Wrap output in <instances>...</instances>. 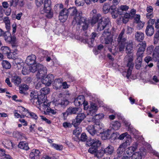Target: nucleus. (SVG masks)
Here are the masks:
<instances>
[{
  "label": "nucleus",
  "instance_id": "7ed1b4c3",
  "mask_svg": "<svg viewBox=\"0 0 159 159\" xmlns=\"http://www.w3.org/2000/svg\"><path fill=\"white\" fill-rule=\"evenodd\" d=\"M81 12L80 15H77L75 19H74L72 22L73 25H81L82 26V30L84 31L85 33L84 35L86 36H88L87 32L89 27V24L87 22L86 18L82 16V13L81 11H79Z\"/></svg>",
  "mask_w": 159,
  "mask_h": 159
},
{
  "label": "nucleus",
  "instance_id": "1a4fd4ad",
  "mask_svg": "<svg viewBox=\"0 0 159 159\" xmlns=\"http://www.w3.org/2000/svg\"><path fill=\"white\" fill-rule=\"evenodd\" d=\"M138 145L135 143L132 146L130 147L125 150L123 158H130L133 155V153L137 148Z\"/></svg>",
  "mask_w": 159,
  "mask_h": 159
},
{
  "label": "nucleus",
  "instance_id": "680f3d73",
  "mask_svg": "<svg viewBox=\"0 0 159 159\" xmlns=\"http://www.w3.org/2000/svg\"><path fill=\"white\" fill-rule=\"evenodd\" d=\"M45 0H35V3L38 7H40L43 3Z\"/></svg>",
  "mask_w": 159,
  "mask_h": 159
},
{
  "label": "nucleus",
  "instance_id": "5701e85b",
  "mask_svg": "<svg viewBox=\"0 0 159 159\" xmlns=\"http://www.w3.org/2000/svg\"><path fill=\"white\" fill-rule=\"evenodd\" d=\"M21 80L18 76L14 75L11 76V81L15 85L18 86L21 83Z\"/></svg>",
  "mask_w": 159,
  "mask_h": 159
},
{
  "label": "nucleus",
  "instance_id": "aec40b11",
  "mask_svg": "<svg viewBox=\"0 0 159 159\" xmlns=\"http://www.w3.org/2000/svg\"><path fill=\"white\" fill-rule=\"evenodd\" d=\"M144 38V34L143 33L140 31L137 32L135 34V40L138 42L142 43V41L143 40Z\"/></svg>",
  "mask_w": 159,
  "mask_h": 159
},
{
  "label": "nucleus",
  "instance_id": "4c0bfd02",
  "mask_svg": "<svg viewBox=\"0 0 159 159\" xmlns=\"http://www.w3.org/2000/svg\"><path fill=\"white\" fill-rule=\"evenodd\" d=\"M50 90L49 88L45 87L41 89L40 90V93L41 94L46 96V95L49 93Z\"/></svg>",
  "mask_w": 159,
  "mask_h": 159
},
{
  "label": "nucleus",
  "instance_id": "f03ea898",
  "mask_svg": "<svg viewBox=\"0 0 159 159\" xmlns=\"http://www.w3.org/2000/svg\"><path fill=\"white\" fill-rule=\"evenodd\" d=\"M80 13L81 12L78 11L76 7H74L70 8L67 10L64 8L60 12L59 18L60 20H62V21H64L67 19L68 15L69 14L74 20Z\"/></svg>",
  "mask_w": 159,
  "mask_h": 159
},
{
  "label": "nucleus",
  "instance_id": "c85d7f7f",
  "mask_svg": "<svg viewBox=\"0 0 159 159\" xmlns=\"http://www.w3.org/2000/svg\"><path fill=\"white\" fill-rule=\"evenodd\" d=\"M111 128L115 130H117L121 126L120 124L117 121H112L111 123Z\"/></svg>",
  "mask_w": 159,
  "mask_h": 159
},
{
  "label": "nucleus",
  "instance_id": "864d4df0",
  "mask_svg": "<svg viewBox=\"0 0 159 159\" xmlns=\"http://www.w3.org/2000/svg\"><path fill=\"white\" fill-rule=\"evenodd\" d=\"M77 98L78 99V101H79L81 105H82L84 102V100H85L84 96L81 95L78 96Z\"/></svg>",
  "mask_w": 159,
  "mask_h": 159
},
{
  "label": "nucleus",
  "instance_id": "b1692460",
  "mask_svg": "<svg viewBox=\"0 0 159 159\" xmlns=\"http://www.w3.org/2000/svg\"><path fill=\"white\" fill-rule=\"evenodd\" d=\"M46 97V96L41 93L39 96H38L36 102L37 105L41 104L43 102H45V101L47 100Z\"/></svg>",
  "mask_w": 159,
  "mask_h": 159
},
{
  "label": "nucleus",
  "instance_id": "e2e57ef3",
  "mask_svg": "<svg viewBox=\"0 0 159 159\" xmlns=\"http://www.w3.org/2000/svg\"><path fill=\"white\" fill-rule=\"evenodd\" d=\"M35 94H34V93H33L32 92L31 93L30 97L31 98L30 100L31 102H32V101L33 100H37L38 96L35 94Z\"/></svg>",
  "mask_w": 159,
  "mask_h": 159
},
{
  "label": "nucleus",
  "instance_id": "393cba45",
  "mask_svg": "<svg viewBox=\"0 0 159 159\" xmlns=\"http://www.w3.org/2000/svg\"><path fill=\"white\" fill-rule=\"evenodd\" d=\"M69 102L66 99H64L63 100H59L58 102H56V104L57 105H60L61 107H66L69 104Z\"/></svg>",
  "mask_w": 159,
  "mask_h": 159
},
{
  "label": "nucleus",
  "instance_id": "052dcab7",
  "mask_svg": "<svg viewBox=\"0 0 159 159\" xmlns=\"http://www.w3.org/2000/svg\"><path fill=\"white\" fill-rule=\"evenodd\" d=\"M9 2L10 6H13L14 7L17 6L18 3V0H11V1Z\"/></svg>",
  "mask_w": 159,
  "mask_h": 159
},
{
  "label": "nucleus",
  "instance_id": "bf43d9fd",
  "mask_svg": "<svg viewBox=\"0 0 159 159\" xmlns=\"http://www.w3.org/2000/svg\"><path fill=\"white\" fill-rule=\"evenodd\" d=\"M154 46L152 45L148 47L147 48V52L149 54H151L154 51Z\"/></svg>",
  "mask_w": 159,
  "mask_h": 159
},
{
  "label": "nucleus",
  "instance_id": "6e6d98bb",
  "mask_svg": "<svg viewBox=\"0 0 159 159\" xmlns=\"http://www.w3.org/2000/svg\"><path fill=\"white\" fill-rule=\"evenodd\" d=\"M129 136V135L128 134L127 132H125L123 133L120 135L118 137V139L120 140L123 139L125 137H126L128 138Z\"/></svg>",
  "mask_w": 159,
  "mask_h": 159
},
{
  "label": "nucleus",
  "instance_id": "a18cd8bd",
  "mask_svg": "<svg viewBox=\"0 0 159 159\" xmlns=\"http://www.w3.org/2000/svg\"><path fill=\"white\" fill-rule=\"evenodd\" d=\"M13 136L16 138L20 139L22 137V134L18 131H14L13 133Z\"/></svg>",
  "mask_w": 159,
  "mask_h": 159
},
{
  "label": "nucleus",
  "instance_id": "a211bd4d",
  "mask_svg": "<svg viewBox=\"0 0 159 159\" xmlns=\"http://www.w3.org/2000/svg\"><path fill=\"white\" fill-rule=\"evenodd\" d=\"M133 42L132 40H129L127 43L125 48V51L126 53L131 54L133 52Z\"/></svg>",
  "mask_w": 159,
  "mask_h": 159
},
{
  "label": "nucleus",
  "instance_id": "5fc2aeb1",
  "mask_svg": "<svg viewBox=\"0 0 159 159\" xmlns=\"http://www.w3.org/2000/svg\"><path fill=\"white\" fill-rule=\"evenodd\" d=\"M87 139V136L85 133H82L80 137V140L82 142L86 141Z\"/></svg>",
  "mask_w": 159,
  "mask_h": 159
},
{
  "label": "nucleus",
  "instance_id": "c9c22d12",
  "mask_svg": "<svg viewBox=\"0 0 159 159\" xmlns=\"http://www.w3.org/2000/svg\"><path fill=\"white\" fill-rule=\"evenodd\" d=\"M125 149L121 147L120 146L116 150V152L117 157H120L124 155V152H125Z\"/></svg>",
  "mask_w": 159,
  "mask_h": 159
},
{
  "label": "nucleus",
  "instance_id": "49530a36",
  "mask_svg": "<svg viewBox=\"0 0 159 159\" xmlns=\"http://www.w3.org/2000/svg\"><path fill=\"white\" fill-rule=\"evenodd\" d=\"M82 131L81 129L80 128L78 127L75 129L73 131V134L75 135L76 137L78 136L80 134Z\"/></svg>",
  "mask_w": 159,
  "mask_h": 159
},
{
  "label": "nucleus",
  "instance_id": "a878e982",
  "mask_svg": "<svg viewBox=\"0 0 159 159\" xmlns=\"http://www.w3.org/2000/svg\"><path fill=\"white\" fill-rule=\"evenodd\" d=\"M105 153L107 155H111L114 151V148L111 145H109L104 149Z\"/></svg>",
  "mask_w": 159,
  "mask_h": 159
},
{
  "label": "nucleus",
  "instance_id": "4be33fe9",
  "mask_svg": "<svg viewBox=\"0 0 159 159\" xmlns=\"http://www.w3.org/2000/svg\"><path fill=\"white\" fill-rule=\"evenodd\" d=\"M86 129L89 134L92 136L94 135H98L97 132L96 130L94 128V126L93 125H89L87 128Z\"/></svg>",
  "mask_w": 159,
  "mask_h": 159
},
{
  "label": "nucleus",
  "instance_id": "8fccbe9b",
  "mask_svg": "<svg viewBox=\"0 0 159 159\" xmlns=\"http://www.w3.org/2000/svg\"><path fill=\"white\" fill-rule=\"evenodd\" d=\"M30 72L29 67H27L26 66L24 67L22 70V74L25 75L28 74Z\"/></svg>",
  "mask_w": 159,
  "mask_h": 159
},
{
  "label": "nucleus",
  "instance_id": "bb28decb",
  "mask_svg": "<svg viewBox=\"0 0 159 159\" xmlns=\"http://www.w3.org/2000/svg\"><path fill=\"white\" fill-rule=\"evenodd\" d=\"M19 148L26 151L29 149L30 148L28 146L27 143L25 142H20L18 145Z\"/></svg>",
  "mask_w": 159,
  "mask_h": 159
},
{
  "label": "nucleus",
  "instance_id": "39448f33",
  "mask_svg": "<svg viewBox=\"0 0 159 159\" xmlns=\"http://www.w3.org/2000/svg\"><path fill=\"white\" fill-rule=\"evenodd\" d=\"M125 33V30L122 29L118 35L117 39V42L120 52H122L124 50L125 45L128 42L127 37Z\"/></svg>",
  "mask_w": 159,
  "mask_h": 159
},
{
  "label": "nucleus",
  "instance_id": "cd10ccee",
  "mask_svg": "<svg viewBox=\"0 0 159 159\" xmlns=\"http://www.w3.org/2000/svg\"><path fill=\"white\" fill-rule=\"evenodd\" d=\"M103 17H102L101 16L100 14H98L93 16L92 20L91 21V23L92 24H94L97 22H98L99 20H101Z\"/></svg>",
  "mask_w": 159,
  "mask_h": 159
},
{
  "label": "nucleus",
  "instance_id": "7c9ffc66",
  "mask_svg": "<svg viewBox=\"0 0 159 159\" xmlns=\"http://www.w3.org/2000/svg\"><path fill=\"white\" fill-rule=\"evenodd\" d=\"M129 7L126 5H122L120 6L119 8L117 9V12L120 15L123 14V12L124 11H126L129 9Z\"/></svg>",
  "mask_w": 159,
  "mask_h": 159
},
{
  "label": "nucleus",
  "instance_id": "2eb2a0df",
  "mask_svg": "<svg viewBox=\"0 0 159 159\" xmlns=\"http://www.w3.org/2000/svg\"><path fill=\"white\" fill-rule=\"evenodd\" d=\"M81 110V109L80 107H70L67 109L66 112L68 114L71 115L76 114L80 112Z\"/></svg>",
  "mask_w": 159,
  "mask_h": 159
},
{
  "label": "nucleus",
  "instance_id": "473e14b6",
  "mask_svg": "<svg viewBox=\"0 0 159 159\" xmlns=\"http://www.w3.org/2000/svg\"><path fill=\"white\" fill-rule=\"evenodd\" d=\"M1 64L2 67L5 69H9L11 67V65L9 61L7 60H3Z\"/></svg>",
  "mask_w": 159,
  "mask_h": 159
},
{
  "label": "nucleus",
  "instance_id": "423d86ee",
  "mask_svg": "<svg viewBox=\"0 0 159 159\" xmlns=\"http://www.w3.org/2000/svg\"><path fill=\"white\" fill-rule=\"evenodd\" d=\"M134 60L133 56V55H127L125 57L124 60L125 62L126 63L127 67H128L127 72H125L123 73V75L124 74L126 75V77L128 79L130 76L132 70L134 67V63L133 61Z\"/></svg>",
  "mask_w": 159,
  "mask_h": 159
},
{
  "label": "nucleus",
  "instance_id": "dca6fc26",
  "mask_svg": "<svg viewBox=\"0 0 159 159\" xmlns=\"http://www.w3.org/2000/svg\"><path fill=\"white\" fill-rule=\"evenodd\" d=\"M40 154V152L39 150L33 149L30 153L29 158L30 159H39Z\"/></svg>",
  "mask_w": 159,
  "mask_h": 159
},
{
  "label": "nucleus",
  "instance_id": "6ab92c4d",
  "mask_svg": "<svg viewBox=\"0 0 159 159\" xmlns=\"http://www.w3.org/2000/svg\"><path fill=\"white\" fill-rule=\"evenodd\" d=\"M36 60V56L32 54L27 57L25 61V62L28 65H30L35 63Z\"/></svg>",
  "mask_w": 159,
  "mask_h": 159
},
{
  "label": "nucleus",
  "instance_id": "3c124183",
  "mask_svg": "<svg viewBox=\"0 0 159 159\" xmlns=\"http://www.w3.org/2000/svg\"><path fill=\"white\" fill-rule=\"evenodd\" d=\"M111 12V15L112 17L114 18H116L118 16V15H120L117 12V11L115 10V8H113V10H112Z\"/></svg>",
  "mask_w": 159,
  "mask_h": 159
},
{
  "label": "nucleus",
  "instance_id": "9d476101",
  "mask_svg": "<svg viewBox=\"0 0 159 159\" xmlns=\"http://www.w3.org/2000/svg\"><path fill=\"white\" fill-rule=\"evenodd\" d=\"M3 36L7 42L11 44L12 46L15 47V44L16 42V38L14 36H12L9 31L5 32Z\"/></svg>",
  "mask_w": 159,
  "mask_h": 159
},
{
  "label": "nucleus",
  "instance_id": "79ce46f5",
  "mask_svg": "<svg viewBox=\"0 0 159 159\" xmlns=\"http://www.w3.org/2000/svg\"><path fill=\"white\" fill-rule=\"evenodd\" d=\"M132 159H142V156L139 152H136L133 154Z\"/></svg>",
  "mask_w": 159,
  "mask_h": 159
},
{
  "label": "nucleus",
  "instance_id": "603ef678",
  "mask_svg": "<svg viewBox=\"0 0 159 159\" xmlns=\"http://www.w3.org/2000/svg\"><path fill=\"white\" fill-rule=\"evenodd\" d=\"M52 146L56 150H61L62 149L63 147L61 145H58L56 143H52Z\"/></svg>",
  "mask_w": 159,
  "mask_h": 159
},
{
  "label": "nucleus",
  "instance_id": "f3484780",
  "mask_svg": "<svg viewBox=\"0 0 159 159\" xmlns=\"http://www.w3.org/2000/svg\"><path fill=\"white\" fill-rule=\"evenodd\" d=\"M154 32V29L153 26L147 25L145 30V33L146 35L151 37L153 35Z\"/></svg>",
  "mask_w": 159,
  "mask_h": 159
},
{
  "label": "nucleus",
  "instance_id": "4d7b16f0",
  "mask_svg": "<svg viewBox=\"0 0 159 159\" xmlns=\"http://www.w3.org/2000/svg\"><path fill=\"white\" fill-rule=\"evenodd\" d=\"M152 59L155 61H157L159 60V54L153 52L152 55Z\"/></svg>",
  "mask_w": 159,
  "mask_h": 159
},
{
  "label": "nucleus",
  "instance_id": "c756f323",
  "mask_svg": "<svg viewBox=\"0 0 159 159\" xmlns=\"http://www.w3.org/2000/svg\"><path fill=\"white\" fill-rule=\"evenodd\" d=\"M114 6H112L110 7L108 4L105 3L103 7V10L104 13H108L111 9V10H113Z\"/></svg>",
  "mask_w": 159,
  "mask_h": 159
},
{
  "label": "nucleus",
  "instance_id": "69168bd1",
  "mask_svg": "<svg viewBox=\"0 0 159 159\" xmlns=\"http://www.w3.org/2000/svg\"><path fill=\"white\" fill-rule=\"evenodd\" d=\"M28 113L32 118L35 119V120H37V119L38 116L34 112H30L29 111H28Z\"/></svg>",
  "mask_w": 159,
  "mask_h": 159
},
{
  "label": "nucleus",
  "instance_id": "72a5a7b5",
  "mask_svg": "<svg viewBox=\"0 0 159 159\" xmlns=\"http://www.w3.org/2000/svg\"><path fill=\"white\" fill-rule=\"evenodd\" d=\"M142 59H136L135 60V67L137 69H140L142 66Z\"/></svg>",
  "mask_w": 159,
  "mask_h": 159
},
{
  "label": "nucleus",
  "instance_id": "ea45409f",
  "mask_svg": "<svg viewBox=\"0 0 159 159\" xmlns=\"http://www.w3.org/2000/svg\"><path fill=\"white\" fill-rule=\"evenodd\" d=\"M62 83L61 80L59 79H55L54 83L56 88L57 89H58L61 86H62Z\"/></svg>",
  "mask_w": 159,
  "mask_h": 159
},
{
  "label": "nucleus",
  "instance_id": "58836bf2",
  "mask_svg": "<svg viewBox=\"0 0 159 159\" xmlns=\"http://www.w3.org/2000/svg\"><path fill=\"white\" fill-rule=\"evenodd\" d=\"M1 50L3 54L5 55L7 53H9L11 50L10 48L7 46H2L1 48Z\"/></svg>",
  "mask_w": 159,
  "mask_h": 159
},
{
  "label": "nucleus",
  "instance_id": "412c9836",
  "mask_svg": "<svg viewBox=\"0 0 159 159\" xmlns=\"http://www.w3.org/2000/svg\"><path fill=\"white\" fill-rule=\"evenodd\" d=\"M112 133L111 131L108 129L102 133H100V135L102 139L103 140H105L108 139H109Z\"/></svg>",
  "mask_w": 159,
  "mask_h": 159
},
{
  "label": "nucleus",
  "instance_id": "4468645a",
  "mask_svg": "<svg viewBox=\"0 0 159 159\" xmlns=\"http://www.w3.org/2000/svg\"><path fill=\"white\" fill-rule=\"evenodd\" d=\"M101 141L98 139H90L87 142V145L88 146H92L98 148L101 146Z\"/></svg>",
  "mask_w": 159,
  "mask_h": 159
},
{
  "label": "nucleus",
  "instance_id": "0eeeda50",
  "mask_svg": "<svg viewBox=\"0 0 159 159\" xmlns=\"http://www.w3.org/2000/svg\"><path fill=\"white\" fill-rule=\"evenodd\" d=\"M98 107L97 105L94 103H91L88 108L87 119H88V116H90L89 120H87L89 122H90L93 119V116L95 115L96 112L98 110Z\"/></svg>",
  "mask_w": 159,
  "mask_h": 159
},
{
  "label": "nucleus",
  "instance_id": "de8ad7c7",
  "mask_svg": "<svg viewBox=\"0 0 159 159\" xmlns=\"http://www.w3.org/2000/svg\"><path fill=\"white\" fill-rule=\"evenodd\" d=\"M130 142L129 140H127L125 142L123 143L122 144L120 145V146L124 149L128 146L130 145Z\"/></svg>",
  "mask_w": 159,
  "mask_h": 159
},
{
  "label": "nucleus",
  "instance_id": "2f4dec72",
  "mask_svg": "<svg viewBox=\"0 0 159 159\" xmlns=\"http://www.w3.org/2000/svg\"><path fill=\"white\" fill-rule=\"evenodd\" d=\"M14 62L15 63L14 66H16L18 69L21 68V64H22V61L21 59L20 58L15 59L14 60Z\"/></svg>",
  "mask_w": 159,
  "mask_h": 159
},
{
  "label": "nucleus",
  "instance_id": "6e6552de",
  "mask_svg": "<svg viewBox=\"0 0 159 159\" xmlns=\"http://www.w3.org/2000/svg\"><path fill=\"white\" fill-rule=\"evenodd\" d=\"M44 11L47 14L46 16L48 18H51L53 16V13L51 11V1L50 0H45L44 1Z\"/></svg>",
  "mask_w": 159,
  "mask_h": 159
},
{
  "label": "nucleus",
  "instance_id": "13d9d810",
  "mask_svg": "<svg viewBox=\"0 0 159 159\" xmlns=\"http://www.w3.org/2000/svg\"><path fill=\"white\" fill-rule=\"evenodd\" d=\"M95 39L90 38L88 40L87 43L89 44V47H93V43L94 42Z\"/></svg>",
  "mask_w": 159,
  "mask_h": 159
},
{
  "label": "nucleus",
  "instance_id": "f257e3e1",
  "mask_svg": "<svg viewBox=\"0 0 159 159\" xmlns=\"http://www.w3.org/2000/svg\"><path fill=\"white\" fill-rule=\"evenodd\" d=\"M109 19L108 18L103 17L101 20H99L98 24L97 30L101 31L103 30L104 28H106L101 37V41L102 43L106 44V47L108 46V49L109 51L115 55V53L112 52V50L111 48L113 39L111 35V27L109 24Z\"/></svg>",
  "mask_w": 159,
  "mask_h": 159
},
{
  "label": "nucleus",
  "instance_id": "ddd939ff",
  "mask_svg": "<svg viewBox=\"0 0 159 159\" xmlns=\"http://www.w3.org/2000/svg\"><path fill=\"white\" fill-rule=\"evenodd\" d=\"M44 76L42 78V83L43 84H45L46 86H49L50 85L52 82L53 81L54 77L52 74H48L45 79H43Z\"/></svg>",
  "mask_w": 159,
  "mask_h": 159
},
{
  "label": "nucleus",
  "instance_id": "f704fd0d",
  "mask_svg": "<svg viewBox=\"0 0 159 159\" xmlns=\"http://www.w3.org/2000/svg\"><path fill=\"white\" fill-rule=\"evenodd\" d=\"M50 105V103L48 101L46 100L45 101V102H43L41 104H39V107H41L43 109H44L46 108L47 109L49 107ZM39 107H38V108H39Z\"/></svg>",
  "mask_w": 159,
  "mask_h": 159
},
{
  "label": "nucleus",
  "instance_id": "c03bdc74",
  "mask_svg": "<svg viewBox=\"0 0 159 159\" xmlns=\"http://www.w3.org/2000/svg\"><path fill=\"white\" fill-rule=\"evenodd\" d=\"M44 114H49L50 113H51L52 114L54 115L55 114L56 112L53 109H51L50 107L48 108L47 109H46V111H44Z\"/></svg>",
  "mask_w": 159,
  "mask_h": 159
},
{
  "label": "nucleus",
  "instance_id": "9b49d317",
  "mask_svg": "<svg viewBox=\"0 0 159 159\" xmlns=\"http://www.w3.org/2000/svg\"><path fill=\"white\" fill-rule=\"evenodd\" d=\"M137 46L139 47L136 53V59H142L143 54L146 47V42L144 41L139 43Z\"/></svg>",
  "mask_w": 159,
  "mask_h": 159
},
{
  "label": "nucleus",
  "instance_id": "338daca9",
  "mask_svg": "<svg viewBox=\"0 0 159 159\" xmlns=\"http://www.w3.org/2000/svg\"><path fill=\"white\" fill-rule=\"evenodd\" d=\"M63 126L64 128H70L72 125L70 123L66 122L63 123Z\"/></svg>",
  "mask_w": 159,
  "mask_h": 159
},
{
  "label": "nucleus",
  "instance_id": "e433bc0d",
  "mask_svg": "<svg viewBox=\"0 0 159 159\" xmlns=\"http://www.w3.org/2000/svg\"><path fill=\"white\" fill-rule=\"evenodd\" d=\"M105 153V152L104 150L101 149L98 151V150L95 157H97L98 159H100L103 156Z\"/></svg>",
  "mask_w": 159,
  "mask_h": 159
},
{
  "label": "nucleus",
  "instance_id": "09e8293b",
  "mask_svg": "<svg viewBox=\"0 0 159 159\" xmlns=\"http://www.w3.org/2000/svg\"><path fill=\"white\" fill-rule=\"evenodd\" d=\"M85 0H75V5L77 6H83L84 4Z\"/></svg>",
  "mask_w": 159,
  "mask_h": 159
},
{
  "label": "nucleus",
  "instance_id": "20e7f679",
  "mask_svg": "<svg viewBox=\"0 0 159 159\" xmlns=\"http://www.w3.org/2000/svg\"><path fill=\"white\" fill-rule=\"evenodd\" d=\"M29 70L30 72L32 73H34L38 71L36 75L39 78H43V77L47 74L46 68L40 63H37L35 65L30 66Z\"/></svg>",
  "mask_w": 159,
  "mask_h": 159
},
{
  "label": "nucleus",
  "instance_id": "0e129e2a",
  "mask_svg": "<svg viewBox=\"0 0 159 159\" xmlns=\"http://www.w3.org/2000/svg\"><path fill=\"white\" fill-rule=\"evenodd\" d=\"M155 22V20L154 19H150L148 21L147 23V25H151L153 26V25L154 24Z\"/></svg>",
  "mask_w": 159,
  "mask_h": 159
},
{
  "label": "nucleus",
  "instance_id": "774afa93",
  "mask_svg": "<svg viewBox=\"0 0 159 159\" xmlns=\"http://www.w3.org/2000/svg\"><path fill=\"white\" fill-rule=\"evenodd\" d=\"M152 58L149 56L145 57L144 58V61L147 63H148L150 61H152Z\"/></svg>",
  "mask_w": 159,
  "mask_h": 159
},
{
  "label": "nucleus",
  "instance_id": "f8f14e48",
  "mask_svg": "<svg viewBox=\"0 0 159 159\" xmlns=\"http://www.w3.org/2000/svg\"><path fill=\"white\" fill-rule=\"evenodd\" d=\"M86 117L84 113H78L75 119L73 120L72 124L75 127H77Z\"/></svg>",
  "mask_w": 159,
  "mask_h": 159
},
{
  "label": "nucleus",
  "instance_id": "37998d69",
  "mask_svg": "<svg viewBox=\"0 0 159 159\" xmlns=\"http://www.w3.org/2000/svg\"><path fill=\"white\" fill-rule=\"evenodd\" d=\"M111 136H110L109 139L111 143H114V141L118 139V137L116 134L114 133H112L111 134Z\"/></svg>",
  "mask_w": 159,
  "mask_h": 159
},
{
  "label": "nucleus",
  "instance_id": "a19ab883",
  "mask_svg": "<svg viewBox=\"0 0 159 159\" xmlns=\"http://www.w3.org/2000/svg\"><path fill=\"white\" fill-rule=\"evenodd\" d=\"M98 149V148L91 146V147L88 149V152H89L93 154L95 156L97 152Z\"/></svg>",
  "mask_w": 159,
  "mask_h": 159
}]
</instances>
